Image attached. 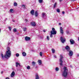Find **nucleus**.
<instances>
[{
    "instance_id": "f257e3e1",
    "label": "nucleus",
    "mask_w": 79,
    "mask_h": 79,
    "mask_svg": "<svg viewBox=\"0 0 79 79\" xmlns=\"http://www.w3.org/2000/svg\"><path fill=\"white\" fill-rule=\"evenodd\" d=\"M7 49L8 50L6 52V54L4 55V57L6 59H8V58H10L11 56V51L10 50V48L7 47Z\"/></svg>"
},
{
    "instance_id": "f03ea898",
    "label": "nucleus",
    "mask_w": 79,
    "mask_h": 79,
    "mask_svg": "<svg viewBox=\"0 0 79 79\" xmlns=\"http://www.w3.org/2000/svg\"><path fill=\"white\" fill-rule=\"evenodd\" d=\"M63 69L64 71L62 73V76L64 77H66L68 75V69H67V68L65 67H64Z\"/></svg>"
},
{
    "instance_id": "7ed1b4c3",
    "label": "nucleus",
    "mask_w": 79,
    "mask_h": 79,
    "mask_svg": "<svg viewBox=\"0 0 79 79\" xmlns=\"http://www.w3.org/2000/svg\"><path fill=\"white\" fill-rule=\"evenodd\" d=\"M60 66H62L63 65V60H62V59H63V56L61 55H60Z\"/></svg>"
},
{
    "instance_id": "20e7f679",
    "label": "nucleus",
    "mask_w": 79,
    "mask_h": 79,
    "mask_svg": "<svg viewBox=\"0 0 79 79\" xmlns=\"http://www.w3.org/2000/svg\"><path fill=\"white\" fill-rule=\"evenodd\" d=\"M60 39L61 42H62L63 44H64L66 41V39L64 37H61Z\"/></svg>"
},
{
    "instance_id": "39448f33",
    "label": "nucleus",
    "mask_w": 79,
    "mask_h": 79,
    "mask_svg": "<svg viewBox=\"0 0 79 79\" xmlns=\"http://www.w3.org/2000/svg\"><path fill=\"white\" fill-rule=\"evenodd\" d=\"M35 79H40V77L38 73H36L35 74Z\"/></svg>"
},
{
    "instance_id": "423d86ee",
    "label": "nucleus",
    "mask_w": 79,
    "mask_h": 79,
    "mask_svg": "<svg viewBox=\"0 0 79 79\" xmlns=\"http://www.w3.org/2000/svg\"><path fill=\"white\" fill-rule=\"evenodd\" d=\"M68 52H69V56H73V51H71V50H69V51H68Z\"/></svg>"
},
{
    "instance_id": "0eeeda50",
    "label": "nucleus",
    "mask_w": 79,
    "mask_h": 79,
    "mask_svg": "<svg viewBox=\"0 0 79 79\" xmlns=\"http://www.w3.org/2000/svg\"><path fill=\"white\" fill-rule=\"evenodd\" d=\"M51 34L53 35L56 34V31H51Z\"/></svg>"
},
{
    "instance_id": "6e6552de",
    "label": "nucleus",
    "mask_w": 79,
    "mask_h": 79,
    "mask_svg": "<svg viewBox=\"0 0 79 79\" xmlns=\"http://www.w3.org/2000/svg\"><path fill=\"white\" fill-rule=\"evenodd\" d=\"M70 42L71 43V44L72 45L73 44H74L75 43V42L73 39H70Z\"/></svg>"
},
{
    "instance_id": "1a4fd4ad",
    "label": "nucleus",
    "mask_w": 79,
    "mask_h": 79,
    "mask_svg": "<svg viewBox=\"0 0 79 79\" xmlns=\"http://www.w3.org/2000/svg\"><path fill=\"white\" fill-rule=\"evenodd\" d=\"M65 48L68 52V51L70 50V48H69V47L68 46H66L65 47Z\"/></svg>"
},
{
    "instance_id": "9d476101",
    "label": "nucleus",
    "mask_w": 79,
    "mask_h": 79,
    "mask_svg": "<svg viewBox=\"0 0 79 79\" xmlns=\"http://www.w3.org/2000/svg\"><path fill=\"white\" fill-rule=\"evenodd\" d=\"M15 73L14 71H13L11 73L10 76L11 77H14L15 76Z\"/></svg>"
},
{
    "instance_id": "9b49d317",
    "label": "nucleus",
    "mask_w": 79,
    "mask_h": 79,
    "mask_svg": "<svg viewBox=\"0 0 79 79\" xmlns=\"http://www.w3.org/2000/svg\"><path fill=\"white\" fill-rule=\"evenodd\" d=\"M60 33L62 34H63V28H62V27H60Z\"/></svg>"
},
{
    "instance_id": "f8f14e48",
    "label": "nucleus",
    "mask_w": 79,
    "mask_h": 79,
    "mask_svg": "<svg viewBox=\"0 0 79 79\" xmlns=\"http://www.w3.org/2000/svg\"><path fill=\"white\" fill-rule=\"evenodd\" d=\"M25 39L27 41H28L30 40L31 38L30 37H27V36L25 37Z\"/></svg>"
},
{
    "instance_id": "ddd939ff",
    "label": "nucleus",
    "mask_w": 79,
    "mask_h": 79,
    "mask_svg": "<svg viewBox=\"0 0 79 79\" xmlns=\"http://www.w3.org/2000/svg\"><path fill=\"white\" fill-rule=\"evenodd\" d=\"M30 24L33 26H35L36 24L35 22H31Z\"/></svg>"
},
{
    "instance_id": "4468645a",
    "label": "nucleus",
    "mask_w": 79,
    "mask_h": 79,
    "mask_svg": "<svg viewBox=\"0 0 79 79\" xmlns=\"http://www.w3.org/2000/svg\"><path fill=\"white\" fill-rule=\"evenodd\" d=\"M35 15L36 17H37V16L39 15V13H38L37 11H36L35 12Z\"/></svg>"
},
{
    "instance_id": "2eb2a0df",
    "label": "nucleus",
    "mask_w": 79,
    "mask_h": 79,
    "mask_svg": "<svg viewBox=\"0 0 79 79\" xmlns=\"http://www.w3.org/2000/svg\"><path fill=\"white\" fill-rule=\"evenodd\" d=\"M35 64H36V63L34 61H33L32 63V64L33 66H35Z\"/></svg>"
},
{
    "instance_id": "dca6fc26",
    "label": "nucleus",
    "mask_w": 79,
    "mask_h": 79,
    "mask_svg": "<svg viewBox=\"0 0 79 79\" xmlns=\"http://www.w3.org/2000/svg\"><path fill=\"white\" fill-rule=\"evenodd\" d=\"M16 67H18V66L19 65V66H21V65L19 64V63H18V62H16Z\"/></svg>"
},
{
    "instance_id": "f3484780",
    "label": "nucleus",
    "mask_w": 79,
    "mask_h": 79,
    "mask_svg": "<svg viewBox=\"0 0 79 79\" xmlns=\"http://www.w3.org/2000/svg\"><path fill=\"white\" fill-rule=\"evenodd\" d=\"M31 13L32 15H34V10H32L31 11Z\"/></svg>"
},
{
    "instance_id": "a211bd4d",
    "label": "nucleus",
    "mask_w": 79,
    "mask_h": 79,
    "mask_svg": "<svg viewBox=\"0 0 79 79\" xmlns=\"http://www.w3.org/2000/svg\"><path fill=\"white\" fill-rule=\"evenodd\" d=\"M38 63L40 65V64H42V60H38Z\"/></svg>"
},
{
    "instance_id": "6ab92c4d",
    "label": "nucleus",
    "mask_w": 79,
    "mask_h": 79,
    "mask_svg": "<svg viewBox=\"0 0 79 79\" xmlns=\"http://www.w3.org/2000/svg\"><path fill=\"white\" fill-rule=\"evenodd\" d=\"M23 30L24 32H26V31H27V28L24 27L23 28Z\"/></svg>"
},
{
    "instance_id": "aec40b11",
    "label": "nucleus",
    "mask_w": 79,
    "mask_h": 79,
    "mask_svg": "<svg viewBox=\"0 0 79 79\" xmlns=\"http://www.w3.org/2000/svg\"><path fill=\"white\" fill-rule=\"evenodd\" d=\"M22 55L23 56H25L26 55V52H24L22 53Z\"/></svg>"
},
{
    "instance_id": "412c9836",
    "label": "nucleus",
    "mask_w": 79,
    "mask_h": 79,
    "mask_svg": "<svg viewBox=\"0 0 79 79\" xmlns=\"http://www.w3.org/2000/svg\"><path fill=\"white\" fill-rule=\"evenodd\" d=\"M18 5V4L16 2H14V6H16L17 5Z\"/></svg>"
},
{
    "instance_id": "4be33fe9",
    "label": "nucleus",
    "mask_w": 79,
    "mask_h": 79,
    "mask_svg": "<svg viewBox=\"0 0 79 79\" xmlns=\"http://www.w3.org/2000/svg\"><path fill=\"white\" fill-rule=\"evenodd\" d=\"M21 6L22 7V8H26V6H25V5L24 4L22 5Z\"/></svg>"
},
{
    "instance_id": "5701e85b",
    "label": "nucleus",
    "mask_w": 79,
    "mask_h": 79,
    "mask_svg": "<svg viewBox=\"0 0 79 79\" xmlns=\"http://www.w3.org/2000/svg\"><path fill=\"white\" fill-rule=\"evenodd\" d=\"M52 50L53 53H54L55 52V49H52Z\"/></svg>"
},
{
    "instance_id": "b1692460",
    "label": "nucleus",
    "mask_w": 79,
    "mask_h": 79,
    "mask_svg": "<svg viewBox=\"0 0 79 79\" xmlns=\"http://www.w3.org/2000/svg\"><path fill=\"white\" fill-rule=\"evenodd\" d=\"M56 5H57V3L56 2L54 5V8L56 6Z\"/></svg>"
},
{
    "instance_id": "393cba45",
    "label": "nucleus",
    "mask_w": 79,
    "mask_h": 79,
    "mask_svg": "<svg viewBox=\"0 0 79 79\" xmlns=\"http://www.w3.org/2000/svg\"><path fill=\"white\" fill-rule=\"evenodd\" d=\"M39 2L40 3H42V2H43V0H39Z\"/></svg>"
},
{
    "instance_id": "a878e982",
    "label": "nucleus",
    "mask_w": 79,
    "mask_h": 79,
    "mask_svg": "<svg viewBox=\"0 0 79 79\" xmlns=\"http://www.w3.org/2000/svg\"><path fill=\"white\" fill-rule=\"evenodd\" d=\"M42 15L43 17H44L45 16V13H43Z\"/></svg>"
},
{
    "instance_id": "bb28decb",
    "label": "nucleus",
    "mask_w": 79,
    "mask_h": 79,
    "mask_svg": "<svg viewBox=\"0 0 79 79\" xmlns=\"http://www.w3.org/2000/svg\"><path fill=\"white\" fill-rule=\"evenodd\" d=\"M27 69H31V67H30V66L28 65L27 67Z\"/></svg>"
},
{
    "instance_id": "cd10ccee",
    "label": "nucleus",
    "mask_w": 79,
    "mask_h": 79,
    "mask_svg": "<svg viewBox=\"0 0 79 79\" xmlns=\"http://www.w3.org/2000/svg\"><path fill=\"white\" fill-rule=\"evenodd\" d=\"M10 11L11 13H13V9H11L10 10Z\"/></svg>"
},
{
    "instance_id": "c85d7f7f",
    "label": "nucleus",
    "mask_w": 79,
    "mask_h": 79,
    "mask_svg": "<svg viewBox=\"0 0 79 79\" xmlns=\"http://www.w3.org/2000/svg\"><path fill=\"white\" fill-rule=\"evenodd\" d=\"M55 70L56 71H58L59 70V68H58V67H56V68Z\"/></svg>"
},
{
    "instance_id": "c756f323",
    "label": "nucleus",
    "mask_w": 79,
    "mask_h": 79,
    "mask_svg": "<svg viewBox=\"0 0 79 79\" xmlns=\"http://www.w3.org/2000/svg\"><path fill=\"white\" fill-rule=\"evenodd\" d=\"M57 11L58 13H60V9H57Z\"/></svg>"
},
{
    "instance_id": "7c9ffc66",
    "label": "nucleus",
    "mask_w": 79,
    "mask_h": 79,
    "mask_svg": "<svg viewBox=\"0 0 79 79\" xmlns=\"http://www.w3.org/2000/svg\"><path fill=\"white\" fill-rule=\"evenodd\" d=\"M15 32H16V31H17V30H16V28H14L13 30Z\"/></svg>"
},
{
    "instance_id": "2f4dec72",
    "label": "nucleus",
    "mask_w": 79,
    "mask_h": 79,
    "mask_svg": "<svg viewBox=\"0 0 79 79\" xmlns=\"http://www.w3.org/2000/svg\"><path fill=\"white\" fill-rule=\"evenodd\" d=\"M47 40H50V38H49V36H47Z\"/></svg>"
},
{
    "instance_id": "473e14b6",
    "label": "nucleus",
    "mask_w": 79,
    "mask_h": 79,
    "mask_svg": "<svg viewBox=\"0 0 79 79\" xmlns=\"http://www.w3.org/2000/svg\"><path fill=\"white\" fill-rule=\"evenodd\" d=\"M1 56L2 58H4V56H3V54H1Z\"/></svg>"
},
{
    "instance_id": "72a5a7b5",
    "label": "nucleus",
    "mask_w": 79,
    "mask_h": 79,
    "mask_svg": "<svg viewBox=\"0 0 79 79\" xmlns=\"http://www.w3.org/2000/svg\"><path fill=\"white\" fill-rule=\"evenodd\" d=\"M53 34H51L50 35V37L51 38L53 37Z\"/></svg>"
},
{
    "instance_id": "f704fd0d",
    "label": "nucleus",
    "mask_w": 79,
    "mask_h": 79,
    "mask_svg": "<svg viewBox=\"0 0 79 79\" xmlns=\"http://www.w3.org/2000/svg\"><path fill=\"white\" fill-rule=\"evenodd\" d=\"M16 56L17 57H18V56H19V54L17 53L16 54Z\"/></svg>"
},
{
    "instance_id": "c9c22d12",
    "label": "nucleus",
    "mask_w": 79,
    "mask_h": 79,
    "mask_svg": "<svg viewBox=\"0 0 79 79\" xmlns=\"http://www.w3.org/2000/svg\"><path fill=\"white\" fill-rule=\"evenodd\" d=\"M52 31H55V29L54 28H53L52 29Z\"/></svg>"
},
{
    "instance_id": "e433bc0d",
    "label": "nucleus",
    "mask_w": 79,
    "mask_h": 79,
    "mask_svg": "<svg viewBox=\"0 0 79 79\" xmlns=\"http://www.w3.org/2000/svg\"><path fill=\"white\" fill-rule=\"evenodd\" d=\"M42 52H40V55L41 56H42Z\"/></svg>"
},
{
    "instance_id": "4c0bfd02",
    "label": "nucleus",
    "mask_w": 79,
    "mask_h": 79,
    "mask_svg": "<svg viewBox=\"0 0 79 79\" xmlns=\"http://www.w3.org/2000/svg\"><path fill=\"white\" fill-rule=\"evenodd\" d=\"M66 32L67 34H69V31H67Z\"/></svg>"
},
{
    "instance_id": "58836bf2",
    "label": "nucleus",
    "mask_w": 79,
    "mask_h": 79,
    "mask_svg": "<svg viewBox=\"0 0 79 79\" xmlns=\"http://www.w3.org/2000/svg\"><path fill=\"white\" fill-rule=\"evenodd\" d=\"M9 29L10 30V31H11V28L10 27H9Z\"/></svg>"
},
{
    "instance_id": "ea45409f",
    "label": "nucleus",
    "mask_w": 79,
    "mask_h": 79,
    "mask_svg": "<svg viewBox=\"0 0 79 79\" xmlns=\"http://www.w3.org/2000/svg\"><path fill=\"white\" fill-rule=\"evenodd\" d=\"M25 21H26V22H28V20H27V19H25Z\"/></svg>"
},
{
    "instance_id": "a19ab883",
    "label": "nucleus",
    "mask_w": 79,
    "mask_h": 79,
    "mask_svg": "<svg viewBox=\"0 0 79 79\" xmlns=\"http://www.w3.org/2000/svg\"><path fill=\"white\" fill-rule=\"evenodd\" d=\"M62 14H64V13H65V12H64V11H63L62 12Z\"/></svg>"
},
{
    "instance_id": "79ce46f5",
    "label": "nucleus",
    "mask_w": 79,
    "mask_h": 79,
    "mask_svg": "<svg viewBox=\"0 0 79 79\" xmlns=\"http://www.w3.org/2000/svg\"><path fill=\"white\" fill-rule=\"evenodd\" d=\"M6 79H10L9 78V77H6Z\"/></svg>"
},
{
    "instance_id": "37998d69",
    "label": "nucleus",
    "mask_w": 79,
    "mask_h": 79,
    "mask_svg": "<svg viewBox=\"0 0 79 79\" xmlns=\"http://www.w3.org/2000/svg\"><path fill=\"white\" fill-rule=\"evenodd\" d=\"M54 57L56 58V55H54Z\"/></svg>"
},
{
    "instance_id": "c03bdc74",
    "label": "nucleus",
    "mask_w": 79,
    "mask_h": 79,
    "mask_svg": "<svg viewBox=\"0 0 79 79\" xmlns=\"http://www.w3.org/2000/svg\"><path fill=\"white\" fill-rule=\"evenodd\" d=\"M3 71H2L1 72V74H3Z\"/></svg>"
},
{
    "instance_id": "a18cd8bd",
    "label": "nucleus",
    "mask_w": 79,
    "mask_h": 79,
    "mask_svg": "<svg viewBox=\"0 0 79 79\" xmlns=\"http://www.w3.org/2000/svg\"><path fill=\"white\" fill-rule=\"evenodd\" d=\"M60 0V2H62V1L63 0Z\"/></svg>"
},
{
    "instance_id": "49530a36",
    "label": "nucleus",
    "mask_w": 79,
    "mask_h": 79,
    "mask_svg": "<svg viewBox=\"0 0 79 79\" xmlns=\"http://www.w3.org/2000/svg\"><path fill=\"white\" fill-rule=\"evenodd\" d=\"M54 1H55V0H52V2H54Z\"/></svg>"
},
{
    "instance_id": "de8ad7c7",
    "label": "nucleus",
    "mask_w": 79,
    "mask_h": 79,
    "mask_svg": "<svg viewBox=\"0 0 79 79\" xmlns=\"http://www.w3.org/2000/svg\"><path fill=\"white\" fill-rule=\"evenodd\" d=\"M44 32H45L46 31L45 30H43Z\"/></svg>"
},
{
    "instance_id": "09e8293b",
    "label": "nucleus",
    "mask_w": 79,
    "mask_h": 79,
    "mask_svg": "<svg viewBox=\"0 0 79 79\" xmlns=\"http://www.w3.org/2000/svg\"><path fill=\"white\" fill-rule=\"evenodd\" d=\"M76 0H72V1H76Z\"/></svg>"
},
{
    "instance_id": "8fccbe9b",
    "label": "nucleus",
    "mask_w": 79,
    "mask_h": 79,
    "mask_svg": "<svg viewBox=\"0 0 79 79\" xmlns=\"http://www.w3.org/2000/svg\"><path fill=\"white\" fill-rule=\"evenodd\" d=\"M59 25H61V23H59Z\"/></svg>"
},
{
    "instance_id": "3c124183",
    "label": "nucleus",
    "mask_w": 79,
    "mask_h": 79,
    "mask_svg": "<svg viewBox=\"0 0 79 79\" xmlns=\"http://www.w3.org/2000/svg\"><path fill=\"white\" fill-rule=\"evenodd\" d=\"M1 32V29H0V33Z\"/></svg>"
},
{
    "instance_id": "603ef678",
    "label": "nucleus",
    "mask_w": 79,
    "mask_h": 79,
    "mask_svg": "<svg viewBox=\"0 0 79 79\" xmlns=\"http://www.w3.org/2000/svg\"><path fill=\"white\" fill-rule=\"evenodd\" d=\"M78 40H79V37H78Z\"/></svg>"
},
{
    "instance_id": "864d4df0",
    "label": "nucleus",
    "mask_w": 79,
    "mask_h": 79,
    "mask_svg": "<svg viewBox=\"0 0 79 79\" xmlns=\"http://www.w3.org/2000/svg\"><path fill=\"white\" fill-rule=\"evenodd\" d=\"M37 68V66H36L35 68Z\"/></svg>"
}]
</instances>
